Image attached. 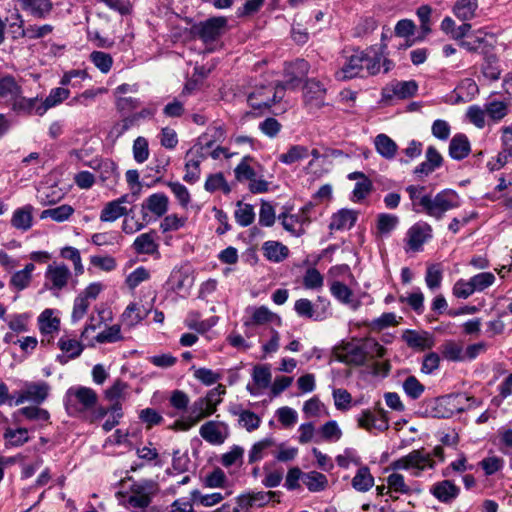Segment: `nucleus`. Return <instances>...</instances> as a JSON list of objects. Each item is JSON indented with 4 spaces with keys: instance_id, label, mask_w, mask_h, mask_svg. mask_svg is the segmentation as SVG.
<instances>
[{
    "instance_id": "nucleus-41",
    "label": "nucleus",
    "mask_w": 512,
    "mask_h": 512,
    "mask_svg": "<svg viewBox=\"0 0 512 512\" xmlns=\"http://www.w3.org/2000/svg\"><path fill=\"white\" fill-rule=\"evenodd\" d=\"M35 270L33 263H28L24 269L15 272L10 279V286L17 290L27 288L32 279V272Z\"/></svg>"
},
{
    "instance_id": "nucleus-60",
    "label": "nucleus",
    "mask_w": 512,
    "mask_h": 512,
    "mask_svg": "<svg viewBox=\"0 0 512 512\" xmlns=\"http://www.w3.org/2000/svg\"><path fill=\"white\" fill-rule=\"evenodd\" d=\"M135 126H138L136 120L132 114H128L127 116H124L121 121L115 123L112 126L109 132V137L117 139L121 137L126 131Z\"/></svg>"
},
{
    "instance_id": "nucleus-6",
    "label": "nucleus",
    "mask_w": 512,
    "mask_h": 512,
    "mask_svg": "<svg viewBox=\"0 0 512 512\" xmlns=\"http://www.w3.org/2000/svg\"><path fill=\"white\" fill-rule=\"evenodd\" d=\"M214 413V409H211L207 405V401H205L202 397L198 398L193 402L189 414L185 417H182L181 419L176 420L171 426V429L188 431L197 423H199L202 419Z\"/></svg>"
},
{
    "instance_id": "nucleus-12",
    "label": "nucleus",
    "mask_w": 512,
    "mask_h": 512,
    "mask_svg": "<svg viewBox=\"0 0 512 512\" xmlns=\"http://www.w3.org/2000/svg\"><path fill=\"white\" fill-rule=\"evenodd\" d=\"M200 436L212 445H220L225 442L229 435L227 424L220 421H208L199 429Z\"/></svg>"
},
{
    "instance_id": "nucleus-62",
    "label": "nucleus",
    "mask_w": 512,
    "mask_h": 512,
    "mask_svg": "<svg viewBox=\"0 0 512 512\" xmlns=\"http://www.w3.org/2000/svg\"><path fill=\"white\" fill-rule=\"evenodd\" d=\"M252 160L250 156H245L241 162L235 167L234 173L238 181L254 180L256 177L255 170L249 165L248 161Z\"/></svg>"
},
{
    "instance_id": "nucleus-55",
    "label": "nucleus",
    "mask_w": 512,
    "mask_h": 512,
    "mask_svg": "<svg viewBox=\"0 0 512 512\" xmlns=\"http://www.w3.org/2000/svg\"><path fill=\"white\" fill-rule=\"evenodd\" d=\"M399 218L396 215L382 213L377 218V230L381 235L390 234L398 225Z\"/></svg>"
},
{
    "instance_id": "nucleus-58",
    "label": "nucleus",
    "mask_w": 512,
    "mask_h": 512,
    "mask_svg": "<svg viewBox=\"0 0 512 512\" xmlns=\"http://www.w3.org/2000/svg\"><path fill=\"white\" fill-rule=\"evenodd\" d=\"M303 285L306 289L318 290L324 285V277L316 268H308L303 276Z\"/></svg>"
},
{
    "instance_id": "nucleus-64",
    "label": "nucleus",
    "mask_w": 512,
    "mask_h": 512,
    "mask_svg": "<svg viewBox=\"0 0 512 512\" xmlns=\"http://www.w3.org/2000/svg\"><path fill=\"white\" fill-rule=\"evenodd\" d=\"M276 220L274 207L267 201H262L259 211V225L262 227H271Z\"/></svg>"
},
{
    "instance_id": "nucleus-39",
    "label": "nucleus",
    "mask_w": 512,
    "mask_h": 512,
    "mask_svg": "<svg viewBox=\"0 0 512 512\" xmlns=\"http://www.w3.org/2000/svg\"><path fill=\"white\" fill-rule=\"evenodd\" d=\"M364 54V75H376L380 72L382 63V54L378 53L374 49H367L362 51Z\"/></svg>"
},
{
    "instance_id": "nucleus-16",
    "label": "nucleus",
    "mask_w": 512,
    "mask_h": 512,
    "mask_svg": "<svg viewBox=\"0 0 512 512\" xmlns=\"http://www.w3.org/2000/svg\"><path fill=\"white\" fill-rule=\"evenodd\" d=\"M184 180L188 183H195L200 178V164L205 159L202 147L191 148L186 154Z\"/></svg>"
},
{
    "instance_id": "nucleus-46",
    "label": "nucleus",
    "mask_w": 512,
    "mask_h": 512,
    "mask_svg": "<svg viewBox=\"0 0 512 512\" xmlns=\"http://www.w3.org/2000/svg\"><path fill=\"white\" fill-rule=\"evenodd\" d=\"M278 220L283 228L294 237H300L305 234V228L301 227L295 214L283 212L279 214Z\"/></svg>"
},
{
    "instance_id": "nucleus-8",
    "label": "nucleus",
    "mask_w": 512,
    "mask_h": 512,
    "mask_svg": "<svg viewBox=\"0 0 512 512\" xmlns=\"http://www.w3.org/2000/svg\"><path fill=\"white\" fill-rule=\"evenodd\" d=\"M227 20L224 17H212L192 26V34L208 44L216 41L225 30Z\"/></svg>"
},
{
    "instance_id": "nucleus-61",
    "label": "nucleus",
    "mask_w": 512,
    "mask_h": 512,
    "mask_svg": "<svg viewBox=\"0 0 512 512\" xmlns=\"http://www.w3.org/2000/svg\"><path fill=\"white\" fill-rule=\"evenodd\" d=\"M90 60L104 74L108 73L113 65L111 55L102 51H93Z\"/></svg>"
},
{
    "instance_id": "nucleus-48",
    "label": "nucleus",
    "mask_w": 512,
    "mask_h": 512,
    "mask_svg": "<svg viewBox=\"0 0 512 512\" xmlns=\"http://www.w3.org/2000/svg\"><path fill=\"white\" fill-rule=\"evenodd\" d=\"M35 406H26L14 412V417L23 416L28 420L48 421L50 414L46 409Z\"/></svg>"
},
{
    "instance_id": "nucleus-43",
    "label": "nucleus",
    "mask_w": 512,
    "mask_h": 512,
    "mask_svg": "<svg viewBox=\"0 0 512 512\" xmlns=\"http://www.w3.org/2000/svg\"><path fill=\"white\" fill-rule=\"evenodd\" d=\"M309 68V63L304 59H297L294 62L290 63L286 71L288 74L292 75V77L289 81H287V85L298 84L301 81V79L308 74Z\"/></svg>"
},
{
    "instance_id": "nucleus-59",
    "label": "nucleus",
    "mask_w": 512,
    "mask_h": 512,
    "mask_svg": "<svg viewBox=\"0 0 512 512\" xmlns=\"http://www.w3.org/2000/svg\"><path fill=\"white\" fill-rule=\"evenodd\" d=\"M388 490L400 494H409L410 487L406 484L402 474L394 472L387 477Z\"/></svg>"
},
{
    "instance_id": "nucleus-52",
    "label": "nucleus",
    "mask_w": 512,
    "mask_h": 512,
    "mask_svg": "<svg viewBox=\"0 0 512 512\" xmlns=\"http://www.w3.org/2000/svg\"><path fill=\"white\" fill-rule=\"evenodd\" d=\"M443 279V269L441 264H431L427 267L425 282L429 289L435 290L440 287Z\"/></svg>"
},
{
    "instance_id": "nucleus-53",
    "label": "nucleus",
    "mask_w": 512,
    "mask_h": 512,
    "mask_svg": "<svg viewBox=\"0 0 512 512\" xmlns=\"http://www.w3.org/2000/svg\"><path fill=\"white\" fill-rule=\"evenodd\" d=\"M344 360L348 364H353L356 366L364 365L367 361L365 351H364V343L361 345H350L346 348V354Z\"/></svg>"
},
{
    "instance_id": "nucleus-5",
    "label": "nucleus",
    "mask_w": 512,
    "mask_h": 512,
    "mask_svg": "<svg viewBox=\"0 0 512 512\" xmlns=\"http://www.w3.org/2000/svg\"><path fill=\"white\" fill-rule=\"evenodd\" d=\"M50 390V385L45 381H26L23 383V388L15 393L14 405L19 406L25 402L41 405L48 398Z\"/></svg>"
},
{
    "instance_id": "nucleus-36",
    "label": "nucleus",
    "mask_w": 512,
    "mask_h": 512,
    "mask_svg": "<svg viewBox=\"0 0 512 512\" xmlns=\"http://www.w3.org/2000/svg\"><path fill=\"white\" fill-rule=\"evenodd\" d=\"M70 95V90L65 87H57L50 90L49 95L42 100V106L38 109L39 113H46L48 109L61 104Z\"/></svg>"
},
{
    "instance_id": "nucleus-18",
    "label": "nucleus",
    "mask_w": 512,
    "mask_h": 512,
    "mask_svg": "<svg viewBox=\"0 0 512 512\" xmlns=\"http://www.w3.org/2000/svg\"><path fill=\"white\" fill-rule=\"evenodd\" d=\"M22 94V88L12 75L0 77V101L12 106Z\"/></svg>"
},
{
    "instance_id": "nucleus-33",
    "label": "nucleus",
    "mask_w": 512,
    "mask_h": 512,
    "mask_svg": "<svg viewBox=\"0 0 512 512\" xmlns=\"http://www.w3.org/2000/svg\"><path fill=\"white\" fill-rule=\"evenodd\" d=\"M142 207L161 217L168 210V197L163 193H154L146 199Z\"/></svg>"
},
{
    "instance_id": "nucleus-2",
    "label": "nucleus",
    "mask_w": 512,
    "mask_h": 512,
    "mask_svg": "<svg viewBox=\"0 0 512 512\" xmlns=\"http://www.w3.org/2000/svg\"><path fill=\"white\" fill-rule=\"evenodd\" d=\"M434 467L435 461L424 448L412 450L390 464V468L394 471L413 470L412 475L416 477L420 476L426 469H433Z\"/></svg>"
},
{
    "instance_id": "nucleus-47",
    "label": "nucleus",
    "mask_w": 512,
    "mask_h": 512,
    "mask_svg": "<svg viewBox=\"0 0 512 512\" xmlns=\"http://www.w3.org/2000/svg\"><path fill=\"white\" fill-rule=\"evenodd\" d=\"M308 155L309 150L307 147L302 145H294L291 146L286 153L280 154L278 160L286 165H291L307 158Z\"/></svg>"
},
{
    "instance_id": "nucleus-22",
    "label": "nucleus",
    "mask_w": 512,
    "mask_h": 512,
    "mask_svg": "<svg viewBox=\"0 0 512 512\" xmlns=\"http://www.w3.org/2000/svg\"><path fill=\"white\" fill-rule=\"evenodd\" d=\"M58 347L65 353L56 357V361L61 365L67 364L71 359L78 358L84 350V346L79 341L66 337H61L58 340Z\"/></svg>"
},
{
    "instance_id": "nucleus-1",
    "label": "nucleus",
    "mask_w": 512,
    "mask_h": 512,
    "mask_svg": "<svg viewBox=\"0 0 512 512\" xmlns=\"http://www.w3.org/2000/svg\"><path fill=\"white\" fill-rule=\"evenodd\" d=\"M98 403L97 393L90 387L75 386L66 391L64 405L70 416H82Z\"/></svg>"
},
{
    "instance_id": "nucleus-49",
    "label": "nucleus",
    "mask_w": 512,
    "mask_h": 512,
    "mask_svg": "<svg viewBox=\"0 0 512 512\" xmlns=\"http://www.w3.org/2000/svg\"><path fill=\"white\" fill-rule=\"evenodd\" d=\"M204 188L210 193L217 190H222L224 194L231 192V187L222 173L210 174L205 181Z\"/></svg>"
},
{
    "instance_id": "nucleus-32",
    "label": "nucleus",
    "mask_w": 512,
    "mask_h": 512,
    "mask_svg": "<svg viewBox=\"0 0 512 512\" xmlns=\"http://www.w3.org/2000/svg\"><path fill=\"white\" fill-rule=\"evenodd\" d=\"M99 179L102 184L108 188H112L119 180V172L114 162L106 160L102 161L99 166Z\"/></svg>"
},
{
    "instance_id": "nucleus-27",
    "label": "nucleus",
    "mask_w": 512,
    "mask_h": 512,
    "mask_svg": "<svg viewBox=\"0 0 512 512\" xmlns=\"http://www.w3.org/2000/svg\"><path fill=\"white\" fill-rule=\"evenodd\" d=\"M471 151L470 142L465 134H455L449 144V156L454 160H462Z\"/></svg>"
},
{
    "instance_id": "nucleus-3",
    "label": "nucleus",
    "mask_w": 512,
    "mask_h": 512,
    "mask_svg": "<svg viewBox=\"0 0 512 512\" xmlns=\"http://www.w3.org/2000/svg\"><path fill=\"white\" fill-rule=\"evenodd\" d=\"M423 204L425 205L424 213L436 220H441L446 212L460 206V198L454 190L444 189L434 197L424 199Z\"/></svg>"
},
{
    "instance_id": "nucleus-7",
    "label": "nucleus",
    "mask_w": 512,
    "mask_h": 512,
    "mask_svg": "<svg viewBox=\"0 0 512 512\" xmlns=\"http://www.w3.org/2000/svg\"><path fill=\"white\" fill-rule=\"evenodd\" d=\"M158 492V485L152 480H141L132 484L128 503L134 508H146Z\"/></svg>"
},
{
    "instance_id": "nucleus-20",
    "label": "nucleus",
    "mask_w": 512,
    "mask_h": 512,
    "mask_svg": "<svg viewBox=\"0 0 512 512\" xmlns=\"http://www.w3.org/2000/svg\"><path fill=\"white\" fill-rule=\"evenodd\" d=\"M442 162V155L434 146H429L426 149L425 160L415 167L414 174L418 177L428 176L438 169L442 165Z\"/></svg>"
},
{
    "instance_id": "nucleus-9",
    "label": "nucleus",
    "mask_w": 512,
    "mask_h": 512,
    "mask_svg": "<svg viewBox=\"0 0 512 512\" xmlns=\"http://www.w3.org/2000/svg\"><path fill=\"white\" fill-rule=\"evenodd\" d=\"M329 301L318 297V303H312L306 298L298 299L294 304V310L298 316L322 321L328 315Z\"/></svg>"
},
{
    "instance_id": "nucleus-31",
    "label": "nucleus",
    "mask_w": 512,
    "mask_h": 512,
    "mask_svg": "<svg viewBox=\"0 0 512 512\" xmlns=\"http://www.w3.org/2000/svg\"><path fill=\"white\" fill-rule=\"evenodd\" d=\"M42 106V100L37 97L26 98L22 94L16 102L11 106L12 110L17 113H24L28 115H39L42 116L45 113H39L38 109Z\"/></svg>"
},
{
    "instance_id": "nucleus-15",
    "label": "nucleus",
    "mask_w": 512,
    "mask_h": 512,
    "mask_svg": "<svg viewBox=\"0 0 512 512\" xmlns=\"http://www.w3.org/2000/svg\"><path fill=\"white\" fill-rule=\"evenodd\" d=\"M6 29L13 40L26 38V27H24V20L19 13L13 14L10 18L2 19L0 17V45L5 41Z\"/></svg>"
},
{
    "instance_id": "nucleus-54",
    "label": "nucleus",
    "mask_w": 512,
    "mask_h": 512,
    "mask_svg": "<svg viewBox=\"0 0 512 512\" xmlns=\"http://www.w3.org/2000/svg\"><path fill=\"white\" fill-rule=\"evenodd\" d=\"M190 496L193 503H198L205 507L214 506L224 499V496L219 492L204 495L199 490L191 491Z\"/></svg>"
},
{
    "instance_id": "nucleus-13",
    "label": "nucleus",
    "mask_w": 512,
    "mask_h": 512,
    "mask_svg": "<svg viewBox=\"0 0 512 512\" xmlns=\"http://www.w3.org/2000/svg\"><path fill=\"white\" fill-rule=\"evenodd\" d=\"M326 88L315 79L306 81L303 88V97L309 109H319L325 104Z\"/></svg>"
},
{
    "instance_id": "nucleus-44",
    "label": "nucleus",
    "mask_w": 512,
    "mask_h": 512,
    "mask_svg": "<svg viewBox=\"0 0 512 512\" xmlns=\"http://www.w3.org/2000/svg\"><path fill=\"white\" fill-rule=\"evenodd\" d=\"M303 483L311 492L323 491L328 485L327 477L317 471H310L304 474Z\"/></svg>"
},
{
    "instance_id": "nucleus-21",
    "label": "nucleus",
    "mask_w": 512,
    "mask_h": 512,
    "mask_svg": "<svg viewBox=\"0 0 512 512\" xmlns=\"http://www.w3.org/2000/svg\"><path fill=\"white\" fill-rule=\"evenodd\" d=\"M23 11L36 19H46L53 10L51 0H17Z\"/></svg>"
},
{
    "instance_id": "nucleus-25",
    "label": "nucleus",
    "mask_w": 512,
    "mask_h": 512,
    "mask_svg": "<svg viewBox=\"0 0 512 512\" xmlns=\"http://www.w3.org/2000/svg\"><path fill=\"white\" fill-rule=\"evenodd\" d=\"M357 221V213L350 209H341L334 213L329 224L330 230H349Z\"/></svg>"
},
{
    "instance_id": "nucleus-38",
    "label": "nucleus",
    "mask_w": 512,
    "mask_h": 512,
    "mask_svg": "<svg viewBox=\"0 0 512 512\" xmlns=\"http://www.w3.org/2000/svg\"><path fill=\"white\" fill-rule=\"evenodd\" d=\"M374 486V478L368 467L359 468L352 479V487L359 492H367Z\"/></svg>"
},
{
    "instance_id": "nucleus-42",
    "label": "nucleus",
    "mask_w": 512,
    "mask_h": 512,
    "mask_svg": "<svg viewBox=\"0 0 512 512\" xmlns=\"http://www.w3.org/2000/svg\"><path fill=\"white\" fill-rule=\"evenodd\" d=\"M426 188L419 185H409L406 187V191L412 202L413 210L417 213L424 212L425 205L423 204L424 199H429L430 195L425 194Z\"/></svg>"
},
{
    "instance_id": "nucleus-23",
    "label": "nucleus",
    "mask_w": 512,
    "mask_h": 512,
    "mask_svg": "<svg viewBox=\"0 0 512 512\" xmlns=\"http://www.w3.org/2000/svg\"><path fill=\"white\" fill-rule=\"evenodd\" d=\"M231 414L238 417V424L247 432L257 430L261 425V417L251 410L243 409L240 405L233 407L230 410Z\"/></svg>"
},
{
    "instance_id": "nucleus-24",
    "label": "nucleus",
    "mask_w": 512,
    "mask_h": 512,
    "mask_svg": "<svg viewBox=\"0 0 512 512\" xmlns=\"http://www.w3.org/2000/svg\"><path fill=\"white\" fill-rule=\"evenodd\" d=\"M33 211L34 207L30 204L17 208L13 212L11 225L22 232L28 231L33 225Z\"/></svg>"
},
{
    "instance_id": "nucleus-45",
    "label": "nucleus",
    "mask_w": 512,
    "mask_h": 512,
    "mask_svg": "<svg viewBox=\"0 0 512 512\" xmlns=\"http://www.w3.org/2000/svg\"><path fill=\"white\" fill-rule=\"evenodd\" d=\"M127 214V208L119 205L118 202L110 201L102 209L100 213V220L102 222H114L120 217Z\"/></svg>"
},
{
    "instance_id": "nucleus-40",
    "label": "nucleus",
    "mask_w": 512,
    "mask_h": 512,
    "mask_svg": "<svg viewBox=\"0 0 512 512\" xmlns=\"http://www.w3.org/2000/svg\"><path fill=\"white\" fill-rule=\"evenodd\" d=\"M74 213L71 205L63 204L55 208L45 209L40 214V219L51 218L55 222L61 223L67 221Z\"/></svg>"
},
{
    "instance_id": "nucleus-19",
    "label": "nucleus",
    "mask_w": 512,
    "mask_h": 512,
    "mask_svg": "<svg viewBox=\"0 0 512 512\" xmlns=\"http://www.w3.org/2000/svg\"><path fill=\"white\" fill-rule=\"evenodd\" d=\"M132 247L137 254H145L160 257L159 244L156 242V233L149 231L136 237Z\"/></svg>"
},
{
    "instance_id": "nucleus-63",
    "label": "nucleus",
    "mask_w": 512,
    "mask_h": 512,
    "mask_svg": "<svg viewBox=\"0 0 512 512\" xmlns=\"http://www.w3.org/2000/svg\"><path fill=\"white\" fill-rule=\"evenodd\" d=\"M244 449L241 446L234 445L231 449L224 453L221 457V464L224 467L233 465H241L243 462Z\"/></svg>"
},
{
    "instance_id": "nucleus-51",
    "label": "nucleus",
    "mask_w": 512,
    "mask_h": 512,
    "mask_svg": "<svg viewBox=\"0 0 512 512\" xmlns=\"http://www.w3.org/2000/svg\"><path fill=\"white\" fill-rule=\"evenodd\" d=\"M442 355L445 359L453 362L464 361V349L462 345L455 341H447L442 345Z\"/></svg>"
},
{
    "instance_id": "nucleus-56",
    "label": "nucleus",
    "mask_w": 512,
    "mask_h": 512,
    "mask_svg": "<svg viewBox=\"0 0 512 512\" xmlns=\"http://www.w3.org/2000/svg\"><path fill=\"white\" fill-rule=\"evenodd\" d=\"M194 369L193 376L196 380L201 382L205 386H210L218 382L222 378V374L219 372H215L211 369L200 367Z\"/></svg>"
},
{
    "instance_id": "nucleus-17",
    "label": "nucleus",
    "mask_w": 512,
    "mask_h": 512,
    "mask_svg": "<svg viewBox=\"0 0 512 512\" xmlns=\"http://www.w3.org/2000/svg\"><path fill=\"white\" fill-rule=\"evenodd\" d=\"M429 491L439 502L445 504L453 502L460 494V488L448 479L434 483Z\"/></svg>"
},
{
    "instance_id": "nucleus-29",
    "label": "nucleus",
    "mask_w": 512,
    "mask_h": 512,
    "mask_svg": "<svg viewBox=\"0 0 512 512\" xmlns=\"http://www.w3.org/2000/svg\"><path fill=\"white\" fill-rule=\"evenodd\" d=\"M264 256L272 262L279 263L289 256L287 246L278 241H266L262 246Z\"/></svg>"
},
{
    "instance_id": "nucleus-30",
    "label": "nucleus",
    "mask_w": 512,
    "mask_h": 512,
    "mask_svg": "<svg viewBox=\"0 0 512 512\" xmlns=\"http://www.w3.org/2000/svg\"><path fill=\"white\" fill-rule=\"evenodd\" d=\"M276 446V441L272 437H267L255 442L248 452V462L250 464L261 461L270 449Z\"/></svg>"
},
{
    "instance_id": "nucleus-14",
    "label": "nucleus",
    "mask_w": 512,
    "mask_h": 512,
    "mask_svg": "<svg viewBox=\"0 0 512 512\" xmlns=\"http://www.w3.org/2000/svg\"><path fill=\"white\" fill-rule=\"evenodd\" d=\"M364 54L360 50L354 51V53L349 56L343 66L336 72V77L339 80H348L355 77H363L364 76V64H363Z\"/></svg>"
},
{
    "instance_id": "nucleus-28",
    "label": "nucleus",
    "mask_w": 512,
    "mask_h": 512,
    "mask_svg": "<svg viewBox=\"0 0 512 512\" xmlns=\"http://www.w3.org/2000/svg\"><path fill=\"white\" fill-rule=\"evenodd\" d=\"M478 9V0H457L452 8V12L457 19L466 22L476 17Z\"/></svg>"
},
{
    "instance_id": "nucleus-10",
    "label": "nucleus",
    "mask_w": 512,
    "mask_h": 512,
    "mask_svg": "<svg viewBox=\"0 0 512 512\" xmlns=\"http://www.w3.org/2000/svg\"><path fill=\"white\" fill-rule=\"evenodd\" d=\"M71 278L69 268L64 264H50L45 272L44 286L54 292L62 290Z\"/></svg>"
},
{
    "instance_id": "nucleus-50",
    "label": "nucleus",
    "mask_w": 512,
    "mask_h": 512,
    "mask_svg": "<svg viewBox=\"0 0 512 512\" xmlns=\"http://www.w3.org/2000/svg\"><path fill=\"white\" fill-rule=\"evenodd\" d=\"M488 117L494 122H500L509 111L508 104L503 101L493 100L485 104Z\"/></svg>"
},
{
    "instance_id": "nucleus-35",
    "label": "nucleus",
    "mask_w": 512,
    "mask_h": 512,
    "mask_svg": "<svg viewBox=\"0 0 512 512\" xmlns=\"http://www.w3.org/2000/svg\"><path fill=\"white\" fill-rule=\"evenodd\" d=\"M39 329L44 335H52L60 329V319L53 316V310L45 309L38 317Z\"/></svg>"
},
{
    "instance_id": "nucleus-26",
    "label": "nucleus",
    "mask_w": 512,
    "mask_h": 512,
    "mask_svg": "<svg viewBox=\"0 0 512 512\" xmlns=\"http://www.w3.org/2000/svg\"><path fill=\"white\" fill-rule=\"evenodd\" d=\"M431 232V227L428 224L413 225L407 233V243L411 250L418 251L422 245L427 241Z\"/></svg>"
},
{
    "instance_id": "nucleus-37",
    "label": "nucleus",
    "mask_w": 512,
    "mask_h": 512,
    "mask_svg": "<svg viewBox=\"0 0 512 512\" xmlns=\"http://www.w3.org/2000/svg\"><path fill=\"white\" fill-rule=\"evenodd\" d=\"M234 218L239 226H250L255 220L254 207L251 204L238 201L234 211Z\"/></svg>"
},
{
    "instance_id": "nucleus-57",
    "label": "nucleus",
    "mask_w": 512,
    "mask_h": 512,
    "mask_svg": "<svg viewBox=\"0 0 512 512\" xmlns=\"http://www.w3.org/2000/svg\"><path fill=\"white\" fill-rule=\"evenodd\" d=\"M403 390L406 393V395L411 398L412 400H416L420 398V396L423 394L425 387L423 384L419 382V380L415 376H408L403 384H402Z\"/></svg>"
},
{
    "instance_id": "nucleus-4",
    "label": "nucleus",
    "mask_w": 512,
    "mask_h": 512,
    "mask_svg": "<svg viewBox=\"0 0 512 512\" xmlns=\"http://www.w3.org/2000/svg\"><path fill=\"white\" fill-rule=\"evenodd\" d=\"M284 90L285 86L279 82L256 86L248 94L247 101L255 110L267 109L283 98Z\"/></svg>"
},
{
    "instance_id": "nucleus-34",
    "label": "nucleus",
    "mask_w": 512,
    "mask_h": 512,
    "mask_svg": "<svg viewBox=\"0 0 512 512\" xmlns=\"http://www.w3.org/2000/svg\"><path fill=\"white\" fill-rule=\"evenodd\" d=\"M376 151L385 159H393L398 146L396 142L386 134H379L374 140Z\"/></svg>"
},
{
    "instance_id": "nucleus-11",
    "label": "nucleus",
    "mask_w": 512,
    "mask_h": 512,
    "mask_svg": "<svg viewBox=\"0 0 512 512\" xmlns=\"http://www.w3.org/2000/svg\"><path fill=\"white\" fill-rule=\"evenodd\" d=\"M418 90V84L414 80L393 81L382 89V99L385 101L407 99L413 97Z\"/></svg>"
}]
</instances>
